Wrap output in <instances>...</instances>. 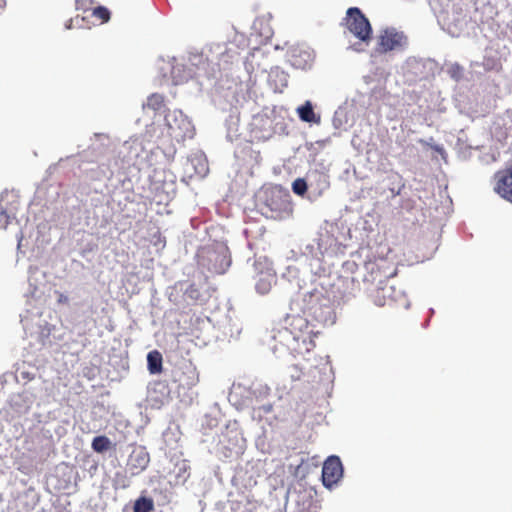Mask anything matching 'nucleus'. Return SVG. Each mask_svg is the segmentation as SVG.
Listing matches in <instances>:
<instances>
[{
	"mask_svg": "<svg viewBox=\"0 0 512 512\" xmlns=\"http://www.w3.org/2000/svg\"><path fill=\"white\" fill-rule=\"evenodd\" d=\"M484 0H431L438 23L453 37L459 36L470 25L484 22L480 5L484 6Z\"/></svg>",
	"mask_w": 512,
	"mask_h": 512,
	"instance_id": "obj_1",
	"label": "nucleus"
},
{
	"mask_svg": "<svg viewBox=\"0 0 512 512\" xmlns=\"http://www.w3.org/2000/svg\"><path fill=\"white\" fill-rule=\"evenodd\" d=\"M247 85L230 79L228 75L217 81L213 100L223 111H229L225 119L226 138L233 142L239 136L240 116L238 106L246 101Z\"/></svg>",
	"mask_w": 512,
	"mask_h": 512,
	"instance_id": "obj_2",
	"label": "nucleus"
},
{
	"mask_svg": "<svg viewBox=\"0 0 512 512\" xmlns=\"http://www.w3.org/2000/svg\"><path fill=\"white\" fill-rule=\"evenodd\" d=\"M60 214L54 208L45 207L34 199L28 208V215L20 208L19 195L14 190L0 194V224H49L60 221Z\"/></svg>",
	"mask_w": 512,
	"mask_h": 512,
	"instance_id": "obj_3",
	"label": "nucleus"
},
{
	"mask_svg": "<svg viewBox=\"0 0 512 512\" xmlns=\"http://www.w3.org/2000/svg\"><path fill=\"white\" fill-rule=\"evenodd\" d=\"M239 51L233 44L214 43L204 52H190L187 68H192L194 77L216 78L217 72L226 70L228 64L238 60Z\"/></svg>",
	"mask_w": 512,
	"mask_h": 512,
	"instance_id": "obj_4",
	"label": "nucleus"
},
{
	"mask_svg": "<svg viewBox=\"0 0 512 512\" xmlns=\"http://www.w3.org/2000/svg\"><path fill=\"white\" fill-rule=\"evenodd\" d=\"M155 145L145 136H134L124 141L113 155V164L119 169L136 168L141 171L152 166Z\"/></svg>",
	"mask_w": 512,
	"mask_h": 512,
	"instance_id": "obj_5",
	"label": "nucleus"
},
{
	"mask_svg": "<svg viewBox=\"0 0 512 512\" xmlns=\"http://www.w3.org/2000/svg\"><path fill=\"white\" fill-rule=\"evenodd\" d=\"M263 202L261 213L267 219L281 221L285 220L291 212L289 192L280 185L264 186L258 194Z\"/></svg>",
	"mask_w": 512,
	"mask_h": 512,
	"instance_id": "obj_6",
	"label": "nucleus"
},
{
	"mask_svg": "<svg viewBox=\"0 0 512 512\" xmlns=\"http://www.w3.org/2000/svg\"><path fill=\"white\" fill-rule=\"evenodd\" d=\"M251 133L258 140H268L274 134L285 132L286 126L283 117L275 108H265L255 114L250 122Z\"/></svg>",
	"mask_w": 512,
	"mask_h": 512,
	"instance_id": "obj_7",
	"label": "nucleus"
},
{
	"mask_svg": "<svg viewBox=\"0 0 512 512\" xmlns=\"http://www.w3.org/2000/svg\"><path fill=\"white\" fill-rule=\"evenodd\" d=\"M196 258L198 265L215 274L225 273L231 263L228 248L223 244L201 247Z\"/></svg>",
	"mask_w": 512,
	"mask_h": 512,
	"instance_id": "obj_8",
	"label": "nucleus"
},
{
	"mask_svg": "<svg viewBox=\"0 0 512 512\" xmlns=\"http://www.w3.org/2000/svg\"><path fill=\"white\" fill-rule=\"evenodd\" d=\"M344 20L349 32L361 41V43L351 45L350 48L357 52L363 51V43L367 44L372 36V27L369 20L358 7H350Z\"/></svg>",
	"mask_w": 512,
	"mask_h": 512,
	"instance_id": "obj_9",
	"label": "nucleus"
},
{
	"mask_svg": "<svg viewBox=\"0 0 512 512\" xmlns=\"http://www.w3.org/2000/svg\"><path fill=\"white\" fill-rule=\"evenodd\" d=\"M164 125L168 135L177 142L193 138L195 128L188 117L178 109L168 110L164 115Z\"/></svg>",
	"mask_w": 512,
	"mask_h": 512,
	"instance_id": "obj_10",
	"label": "nucleus"
},
{
	"mask_svg": "<svg viewBox=\"0 0 512 512\" xmlns=\"http://www.w3.org/2000/svg\"><path fill=\"white\" fill-rule=\"evenodd\" d=\"M110 176L108 177L104 190L101 193L110 195L112 198L117 196H124L128 198V194L132 190V182L126 174V169H119V167L109 168Z\"/></svg>",
	"mask_w": 512,
	"mask_h": 512,
	"instance_id": "obj_11",
	"label": "nucleus"
},
{
	"mask_svg": "<svg viewBox=\"0 0 512 512\" xmlns=\"http://www.w3.org/2000/svg\"><path fill=\"white\" fill-rule=\"evenodd\" d=\"M437 64L432 59L409 57L404 66L403 72L410 82L426 79L434 75Z\"/></svg>",
	"mask_w": 512,
	"mask_h": 512,
	"instance_id": "obj_12",
	"label": "nucleus"
},
{
	"mask_svg": "<svg viewBox=\"0 0 512 512\" xmlns=\"http://www.w3.org/2000/svg\"><path fill=\"white\" fill-rule=\"evenodd\" d=\"M354 101H345L334 112L332 125L335 130L333 136H341L342 132H347L356 122V112Z\"/></svg>",
	"mask_w": 512,
	"mask_h": 512,
	"instance_id": "obj_13",
	"label": "nucleus"
},
{
	"mask_svg": "<svg viewBox=\"0 0 512 512\" xmlns=\"http://www.w3.org/2000/svg\"><path fill=\"white\" fill-rule=\"evenodd\" d=\"M408 46L407 36L395 28H386L379 37L376 51L387 53L390 51H404Z\"/></svg>",
	"mask_w": 512,
	"mask_h": 512,
	"instance_id": "obj_14",
	"label": "nucleus"
},
{
	"mask_svg": "<svg viewBox=\"0 0 512 512\" xmlns=\"http://www.w3.org/2000/svg\"><path fill=\"white\" fill-rule=\"evenodd\" d=\"M287 61L296 69H309L314 62L313 51L304 45H296L289 48L287 54Z\"/></svg>",
	"mask_w": 512,
	"mask_h": 512,
	"instance_id": "obj_15",
	"label": "nucleus"
},
{
	"mask_svg": "<svg viewBox=\"0 0 512 512\" xmlns=\"http://www.w3.org/2000/svg\"><path fill=\"white\" fill-rule=\"evenodd\" d=\"M111 146L110 137L104 133H96L91 139V144L88 150L84 151L81 158L85 159L86 162H93L99 157L104 156L108 153Z\"/></svg>",
	"mask_w": 512,
	"mask_h": 512,
	"instance_id": "obj_16",
	"label": "nucleus"
},
{
	"mask_svg": "<svg viewBox=\"0 0 512 512\" xmlns=\"http://www.w3.org/2000/svg\"><path fill=\"white\" fill-rule=\"evenodd\" d=\"M310 188V201L319 198L329 187V175L324 171L311 169L307 173Z\"/></svg>",
	"mask_w": 512,
	"mask_h": 512,
	"instance_id": "obj_17",
	"label": "nucleus"
},
{
	"mask_svg": "<svg viewBox=\"0 0 512 512\" xmlns=\"http://www.w3.org/2000/svg\"><path fill=\"white\" fill-rule=\"evenodd\" d=\"M343 476V467L338 456H329L323 464L322 481L324 486L331 487Z\"/></svg>",
	"mask_w": 512,
	"mask_h": 512,
	"instance_id": "obj_18",
	"label": "nucleus"
},
{
	"mask_svg": "<svg viewBox=\"0 0 512 512\" xmlns=\"http://www.w3.org/2000/svg\"><path fill=\"white\" fill-rule=\"evenodd\" d=\"M491 134L499 142L512 138V110L495 117L491 126Z\"/></svg>",
	"mask_w": 512,
	"mask_h": 512,
	"instance_id": "obj_19",
	"label": "nucleus"
},
{
	"mask_svg": "<svg viewBox=\"0 0 512 512\" xmlns=\"http://www.w3.org/2000/svg\"><path fill=\"white\" fill-rule=\"evenodd\" d=\"M61 186L57 184L39 186L35 192V200L42 203L43 206L55 209V213L59 210V198H60Z\"/></svg>",
	"mask_w": 512,
	"mask_h": 512,
	"instance_id": "obj_20",
	"label": "nucleus"
},
{
	"mask_svg": "<svg viewBox=\"0 0 512 512\" xmlns=\"http://www.w3.org/2000/svg\"><path fill=\"white\" fill-rule=\"evenodd\" d=\"M495 192L506 201L512 203V167L495 174Z\"/></svg>",
	"mask_w": 512,
	"mask_h": 512,
	"instance_id": "obj_21",
	"label": "nucleus"
},
{
	"mask_svg": "<svg viewBox=\"0 0 512 512\" xmlns=\"http://www.w3.org/2000/svg\"><path fill=\"white\" fill-rule=\"evenodd\" d=\"M209 171L208 161L206 156L202 152L192 154L187 158L185 163V172L189 173L190 176L195 174L199 177H205Z\"/></svg>",
	"mask_w": 512,
	"mask_h": 512,
	"instance_id": "obj_22",
	"label": "nucleus"
},
{
	"mask_svg": "<svg viewBox=\"0 0 512 512\" xmlns=\"http://www.w3.org/2000/svg\"><path fill=\"white\" fill-rule=\"evenodd\" d=\"M84 160L81 164H79V169L86 175V177L90 180L101 181L104 179H108L110 176L109 168H113V158L109 159L108 163H101L99 165L93 167H85Z\"/></svg>",
	"mask_w": 512,
	"mask_h": 512,
	"instance_id": "obj_23",
	"label": "nucleus"
},
{
	"mask_svg": "<svg viewBox=\"0 0 512 512\" xmlns=\"http://www.w3.org/2000/svg\"><path fill=\"white\" fill-rule=\"evenodd\" d=\"M167 69H170V79L174 85L183 84L195 75L192 68H187V65L176 62L168 63Z\"/></svg>",
	"mask_w": 512,
	"mask_h": 512,
	"instance_id": "obj_24",
	"label": "nucleus"
},
{
	"mask_svg": "<svg viewBox=\"0 0 512 512\" xmlns=\"http://www.w3.org/2000/svg\"><path fill=\"white\" fill-rule=\"evenodd\" d=\"M296 112L302 122L316 125L321 123V116L314 112V107L310 100H307L304 104L298 106Z\"/></svg>",
	"mask_w": 512,
	"mask_h": 512,
	"instance_id": "obj_25",
	"label": "nucleus"
},
{
	"mask_svg": "<svg viewBox=\"0 0 512 512\" xmlns=\"http://www.w3.org/2000/svg\"><path fill=\"white\" fill-rule=\"evenodd\" d=\"M288 74L279 67H273L269 71L268 81L274 86L275 91L281 92L288 85Z\"/></svg>",
	"mask_w": 512,
	"mask_h": 512,
	"instance_id": "obj_26",
	"label": "nucleus"
},
{
	"mask_svg": "<svg viewBox=\"0 0 512 512\" xmlns=\"http://www.w3.org/2000/svg\"><path fill=\"white\" fill-rule=\"evenodd\" d=\"M149 461V454L143 449L134 450L129 457L130 465L140 471L147 467Z\"/></svg>",
	"mask_w": 512,
	"mask_h": 512,
	"instance_id": "obj_27",
	"label": "nucleus"
},
{
	"mask_svg": "<svg viewBox=\"0 0 512 512\" xmlns=\"http://www.w3.org/2000/svg\"><path fill=\"white\" fill-rule=\"evenodd\" d=\"M165 107L164 105V97L158 93L151 94L145 104H143V108H148L153 110L154 112H162V109Z\"/></svg>",
	"mask_w": 512,
	"mask_h": 512,
	"instance_id": "obj_28",
	"label": "nucleus"
},
{
	"mask_svg": "<svg viewBox=\"0 0 512 512\" xmlns=\"http://www.w3.org/2000/svg\"><path fill=\"white\" fill-rule=\"evenodd\" d=\"M292 191L298 195L304 197L305 195L310 200V188L307 177L306 178H297L292 183Z\"/></svg>",
	"mask_w": 512,
	"mask_h": 512,
	"instance_id": "obj_29",
	"label": "nucleus"
},
{
	"mask_svg": "<svg viewBox=\"0 0 512 512\" xmlns=\"http://www.w3.org/2000/svg\"><path fill=\"white\" fill-rule=\"evenodd\" d=\"M148 369L151 373H159L162 370V356L158 351L149 352L147 356Z\"/></svg>",
	"mask_w": 512,
	"mask_h": 512,
	"instance_id": "obj_30",
	"label": "nucleus"
},
{
	"mask_svg": "<svg viewBox=\"0 0 512 512\" xmlns=\"http://www.w3.org/2000/svg\"><path fill=\"white\" fill-rule=\"evenodd\" d=\"M252 28L263 38L268 39L272 36V29L264 19L258 18L254 21Z\"/></svg>",
	"mask_w": 512,
	"mask_h": 512,
	"instance_id": "obj_31",
	"label": "nucleus"
},
{
	"mask_svg": "<svg viewBox=\"0 0 512 512\" xmlns=\"http://www.w3.org/2000/svg\"><path fill=\"white\" fill-rule=\"evenodd\" d=\"M111 446V441L106 436H97L92 441V448L95 452L102 453L108 450Z\"/></svg>",
	"mask_w": 512,
	"mask_h": 512,
	"instance_id": "obj_32",
	"label": "nucleus"
},
{
	"mask_svg": "<svg viewBox=\"0 0 512 512\" xmlns=\"http://www.w3.org/2000/svg\"><path fill=\"white\" fill-rule=\"evenodd\" d=\"M153 509V501L149 498H139L134 504V512H150Z\"/></svg>",
	"mask_w": 512,
	"mask_h": 512,
	"instance_id": "obj_33",
	"label": "nucleus"
},
{
	"mask_svg": "<svg viewBox=\"0 0 512 512\" xmlns=\"http://www.w3.org/2000/svg\"><path fill=\"white\" fill-rule=\"evenodd\" d=\"M176 59L173 57L168 61H165L162 57L158 60V71L159 74L162 76L163 79H170V69H167L168 63H175Z\"/></svg>",
	"mask_w": 512,
	"mask_h": 512,
	"instance_id": "obj_34",
	"label": "nucleus"
},
{
	"mask_svg": "<svg viewBox=\"0 0 512 512\" xmlns=\"http://www.w3.org/2000/svg\"><path fill=\"white\" fill-rule=\"evenodd\" d=\"M447 74L455 81H459L463 77V68L458 63H453L447 68Z\"/></svg>",
	"mask_w": 512,
	"mask_h": 512,
	"instance_id": "obj_35",
	"label": "nucleus"
},
{
	"mask_svg": "<svg viewBox=\"0 0 512 512\" xmlns=\"http://www.w3.org/2000/svg\"><path fill=\"white\" fill-rule=\"evenodd\" d=\"M288 374L292 381H299L302 379L304 372L299 365L293 364L288 367Z\"/></svg>",
	"mask_w": 512,
	"mask_h": 512,
	"instance_id": "obj_36",
	"label": "nucleus"
},
{
	"mask_svg": "<svg viewBox=\"0 0 512 512\" xmlns=\"http://www.w3.org/2000/svg\"><path fill=\"white\" fill-rule=\"evenodd\" d=\"M92 15L101 19L102 22H107L110 19V11L104 6H98L94 8Z\"/></svg>",
	"mask_w": 512,
	"mask_h": 512,
	"instance_id": "obj_37",
	"label": "nucleus"
},
{
	"mask_svg": "<svg viewBox=\"0 0 512 512\" xmlns=\"http://www.w3.org/2000/svg\"><path fill=\"white\" fill-rule=\"evenodd\" d=\"M311 332L307 333L306 335H301L300 337H294L296 341H298L300 338H302V343L304 344L305 351L309 352L315 347V342L313 341L311 337Z\"/></svg>",
	"mask_w": 512,
	"mask_h": 512,
	"instance_id": "obj_38",
	"label": "nucleus"
},
{
	"mask_svg": "<svg viewBox=\"0 0 512 512\" xmlns=\"http://www.w3.org/2000/svg\"><path fill=\"white\" fill-rule=\"evenodd\" d=\"M185 295L192 300H199L201 294L195 284H191L185 291Z\"/></svg>",
	"mask_w": 512,
	"mask_h": 512,
	"instance_id": "obj_39",
	"label": "nucleus"
},
{
	"mask_svg": "<svg viewBox=\"0 0 512 512\" xmlns=\"http://www.w3.org/2000/svg\"><path fill=\"white\" fill-rule=\"evenodd\" d=\"M384 94H385V91L381 86L374 87L371 91V96L369 98V103L367 105L368 106L372 105L373 99H375V100L381 99L384 96Z\"/></svg>",
	"mask_w": 512,
	"mask_h": 512,
	"instance_id": "obj_40",
	"label": "nucleus"
},
{
	"mask_svg": "<svg viewBox=\"0 0 512 512\" xmlns=\"http://www.w3.org/2000/svg\"><path fill=\"white\" fill-rule=\"evenodd\" d=\"M84 18H79L78 16L75 18L70 19L66 22L65 28L66 29H72V28H82L83 27Z\"/></svg>",
	"mask_w": 512,
	"mask_h": 512,
	"instance_id": "obj_41",
	"label": "nucleus"
},
{
	"mask_svg": "<svg viewBox=\"0 0 512 512\" xmlns=\"http://www.w3.org/2000/svg\"><path fill=\"white\" fill-rule=\"evenodd\" d=\"M91 4L92 0H76V8L78 10L87 11L90 9Z\"/></svg>",
	"mask_w": 512,
	"mask_h": 512,
	"instance_id": "obj_42",
	"label": "nucleus"
},
{
	"mask_svg": "<svg viewBox=\"0 0 512 512\" xmlns=\"http://www.w3.org/2000/svg\"><path fill=\"white\" fill-rule=\"evenodd\" d=\"M188 373L191 374V376L189 377L190 381H188L186 384L188 386L196 385V383L198 382V375L196 373L195 368H189Z\"/></svg>",
	"mask_w": 512,
	"mask_h": 512,
	"instance_id": "obj_43",
	"label": "nucleus"
},
{
	"mask_svg": "<svg viewBox=\"0 0 512 512\" xmlns=\"http://www.w3.org/2000/svg\"><path fill=\"white\" fill-rule=\"evenodd\" d=\"M433 150L438 152L442 157L446 154L445 149L442 145L439 144H429Z\"/></svg>",
	"mask_w": 512,
	"mask_h": 512,
	"instance_id": "obj_44",
	"label": "nucleus"
},
{
	"mask_svg": "<svg viewBox=\"0 0 512 512\" xmlns=\"http://www.w3.org/2000/svg\"><path fill=\"white\" fill-rule=\"evenodd\" d=\"M256 288L258 291H260L262 294L267 293L269 290L268 285L263 284L261 282L257 283Z\"/></svg>",
	"mask_w": 512,
	"mask_h": 512,
	"instance_id": "obj_45",
	"label": "nucleus"
},
{
	"mask_svg": "<svg viewBox=\"0 0 512 512\" xmlns=\"http://www.w3.org/2000/svg\"><path fill=\"white\" fill-rule=\"evenodd\" d=\"M244 65H245V69H246L248 75H251V73L253 71V67H252V65H250L248 63V59L245 60ZM249 78H251V76H249Z\"/></svg>",
	"mask_w": 512,
	"mask_h": 512,
	"instance_id": "obj_46",
	"label": "nucleus"
},
{
	"mask_svg": "<svg viewBox=\"0 0 512 512\" xmlns=\"http://www.w3.org/2000/svg\"><path fill=\"white\" fill-rule=\"evenodd\" d=\"M295 320L300 322V323H302V324H305L307 326V321L305 319L299 317V318H296Z\"/></svg>",
	"mask_w": 512,
	"mask_h": 512,
	"instance_id": "obj_47",
	"label": "nucleus"
},
{
	"mask_svg": "<svg viewBox=\"0 0 512 512\" xmlns=\"http://www.w3.org/2000/svg\"><path fill=\"white\" fill-rule=\"evenodd\" d=\"M385 290H386L385 288L378 289V290H377V295L382 294V296H384V294H385Z\"/></svg>",
	"mask_w": 512,
	"mask_h": 512,
	"instance_id": "obj_48",
	"label": "nucleus"
},
{
	"mask_svg": "<svg viewBox=\"0 0 512 512\" xmlns=\"http://www.w3.org/2000/svg\"><path fill=\"white\" fill-rule=\"evenodd\" d=\"M6 5V1L5 0H0V9H3Z\"/></svg>",
	"mask_w": 512,
	"mask_h": 512,
	"instance_id": "obj_49",
	"label": "nucleus"
},
{
	"mask_svg": "<svg viewBox=\"0 0 512 512\" xmlns=\"http://www.w3.org/2000/svg\"><path fill=\"white\" fill-rule=\"evenodd\" d=\"M55 167H56V164L51 165V166H49V169H48V170H49V171H51L52 169H55Z\"/></svg>",
	"mask_w": 512,
	"mask_h": 512,
	"instance_id": "obj_50",
	"label": "nucleus"
},
{
	"mask_svg": "<svg viewBox=\"0 0 512 512\" xmlns=\"http://www.w3.org/2000/svg\"><path fill=\"white\" fill-rule=\"evenodd\" d=\"M377 304L380 305V306L385 305V303H382V302H378Z\"/></svg>",
	"mask_w": 512,
	"mask_h": 512,
	"instance_id": "obj_51",
	"label": "nucleus"
}]
</instances>
